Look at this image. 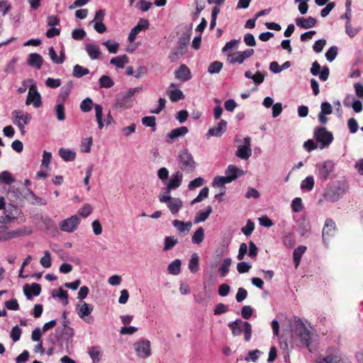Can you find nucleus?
<instances>
[{"instance_id": "obj_1", "label": "nucleus", "mask_w": 363, "mask_h": 363, "mask_svg": "<svg viewBox=\"0 0 363 363\" xmlns=\"http://www.w3.org/2000/svg\"><path fill=\"white\" fill-rule=\"evenodd\" d=\"M293 336L297 337L302 346L312 352L311 345L313 340V333L306 326L303 320L298 317H294L291 324Z\"/></svg>"}, {"instance_id": "obj_2", "label": "nucleus", "mask_w": 363, "mask_h": 363, "mask_svg": "<svg viewBox=\"0 0 363 363\" xmlns=\"http://www.w3.org/2000/svg\"><path fill=\"white\" fill-rule=\"evenodd\" d=\"M143 86L130 88L125 92L117 94L113 107L120 109L130 108L133 106L131 97L135 94L142 91Z\"/></svg>"}, {"instance_id": "obj_3", "label": "nucleus", "mask_w": 363, "mask_h": 363, "mask_svg": "<svg viewBox=\"0 0 363 363\" xmlns=\"http://www.w3.org/2000/svg\"><path fill=\"white\" fill-rule=\"evenodd\" d=\"M177 163L179 169L185 173H192L196 169L197 163L191 152L184 149L179 152Z\"/></svg>"}, {"instance_id": "obj_4", "label": "nucleus", "mask_w": 363, "mask_h": 363, "mask_svg": "<svg viewBox=\"0 0 363 363\" xmlns=\"http://www.w3.org/2000/svg\"><path fill=\"white\" fill-rule=\"evenodd\" d=\"M228 326L231 330L233 336H239L243 332L246 342L251 339L252 325L249 322L236 319L234 321L229 322Z\"/></svg>"}, {"instance_id": "obj_5", "label": "nucleus", "mask_w": 363, "mask_h": 363, "mask_svg": "<svg viewBox=\"0 0 363 363\" xmlns=\"http://www.w3.org/2000/svg\"><path fill=\"white\" fill-rule=\"evenodd\" d=\"M335 164L331 160L317 163L315 166V174L321 182H325L330 179L335 171Z\"/></svg>"}, {"instance_id": "obj_6", "label": "nucleus", "mask_w": 363, "mask_h": 363, "mask_svg": "<svg viewBox=\"0 0 363 363\" xmlns=\"http://www.w3.org/2000/svg\"><path fill=\"white\" fill-rule=\"evenodd\" d=\"M313 138L320 149L328 147L333 141V135L325 127L317 126L314 128Z\"/></svg>"}, {"instance_id": "obj_7", "label": "nucleus", "mask_w": 363, "mask_h": 363, "mask_svg": "<svg viewBox=\"0 0 363 363\" xmlns=\"http://www.w3.org/2000/svg\"><path fill=\"white\" fill-rule=\"evenodd\" d=\"M347 191V186L345 184H339L337 186H328L323 194L326 201L335 202L339 200Z\"/></svg>"}, {"instance_id": "obj_8", "label": "nucleus", "mask_w": 363, "mask_h": 363, "mask_svg": "<svg viewBox=\"0 0 363 363\" xmlns=\"http://www.w3.org/2000/svg\"><path fill=\"white\" fill-rule=\"evenodd\" d=\"M22 211L17 206L12 203H7L4 209V216L0 218L1 224H6L18 218Z\"/></svg>"}, {"instance_id": "obj_9", "label": "nucleus", "mask_w": 363, "mask_h": 363, "mask_svg": "<svg viewBox=\"0 0 363 363\" xmlns=\"http://www.w3.org/2000/svg\"><path fill=\"white\" fill-rule=\"evenodd\" d=\"M159 201L161 203H167L168 208L173 215L177 214L183 206V202L179 198H173L171 196L163 195L162 193L159 195Z\"/></svg>"}, {"instance_id": "obj_10", "label": "nucleus", "mask_w": 363, "mask_h": 363, "mask_svg": "<svg viewBox=\"0 0 363 363\" xmlns=\"http://www.w3.org/2000/svg\"><path fill=\"white\" fill-rule=\"evenodd\" d=\"M134 349L138 356L141 358H147L151 355L150 342L147 340L135 342Z\"/></svg>"}, {"instance_id": "obj_11", "label": "nucleus", "mask_w": 363, "mask_h": 363, "mask_svg": "<svg viewBox=\"0 0 363 363\" xmlns=\"http://www.w3.org/2000/svg\"><path fill=\"white\" fill-rule=\"evenodd\" d=\"M93 309L94 306L86 303V302H82V305H80V303H77L76 308L78 315L88 323H91L93 321V318L91 317L88 318V316L93 311Z\"/></svg>"}, {"instance_id": "obj_12", "label": "nucleus", "mask_w": 363, "mask_h": 363, "mask_svg": "<svg viewBox=\"0 0 363 363\" xmlns=\"http://www.w3.org/2000/svg\"><path fill=\"white\" fill-rule=\"evenodd\" d=\"M310 72L313 76H318L321 81L325 82L329 77L330 69L327 66H324L321 69L320 64L317 61H315L312 63Z\"/></svg>"}, {"instance_id": "obj_13", "label": "nucleus", "mask_w": 363, "mask_h": 363, "mask_svg": "<svg viewBox=\"0 0 363 363\" xmlns=\"http://www.w3.org/2000/svg\"><path fill=\"white\" fill-rule=\"evenodd\" d=\"M80 219L77 216H72L70 218L62 220L60 223V229L62 231L72 233L74 232L79 223Z\"/></svg>"}, {"instance_id": "obj_14", "label": "nucleus", "mask_w": 363, "mask_h": 363, "mask_svg": "<svg viewBox=\"0 0 363 363\" xmlns=\"http://www.w3.org/2000/svg\"><path fill=\"white\" fill-rule=\"evenodd\" d=\"M150 22L145 18H140L138 24L130 30L128 34V40L132 43L135 40L137 35L142 30H145L149 28Z\"/></svg>"}, {"instance_id": "obj_15", "label": "nucleus", "mask_w": 363, "mask_h": 363, "mask_svg": "<svg viewBox=\"0 0 363 363\" xmlns=\"http://www.w3.org/2000/svg\"><path fill=\"white\" fill-rule=\"evenodd\" d=\"M254 52L255 51L253 49H247L245 51H239L230 55V58H228V61L232 64H242L246 59L253 55Z\"/></svg>"}, {"instance_id": "obj_16", "label": "nucleus", "mask_w": 363, "mask_h": 363, "mask_svg": "<svg viewBox=\"0 0 363 363\" xmlns=\"http://www.w3.org/2000/svg\"><path fill=\"white\" fill-rule=\"evenodd\" d=\"M32 103L35 108H38L42 105L40 94L36 90L35 84H33L29 90L26 101V105H30Z\"/></svg>"}, {"instance_id": "obj_17", "label": "nucleus", "mask_w": 363, "mask_h": 363, "mask_svg": "<svg viewBox=\"0 0 363 363\" xmlns=\"http://www.w3.org/2000/svg\"><path fill=\"white\" fill-rule=\"evenodd\" d=\"M23 291L27 299H30L33 296H38L40 294L41 286L38 283H33L30 285L26 284Z\"/></svg>"}, {"instance_id": "obj_18", "label": "nucleus", "mask_w": 363, "mask_h": 363, "mask_svg": "<svg viewBox=\"0 0 363 363\" xmlns=\"http://www.w3.org/2000/svg\"><path fill=\"white\" fill-rule=\"evenodd\" d=\"M188 131L189 130L186 126H181L179 128H174L167 135L166 142L169 144H172L178 138L184 136Z\"/></svg>"}, {"instance_id": "obj_19", "label": "nucleus", "mask_w": 363, "mask_h": 363, "mask_svg": "<svg viewBox=\"0 0 363 363\" xmlns=\"http://www.w3.org/2000/svg\"><path fill=\"white\" fill-rule=\"evenodd\" d=\"M174 77L176 79L186 82L192 78V75L189 68L184 64L181 65L179 68L174 72Z\"/></svg>"}, {"instance_id": "obj_20", "label": "nucleus", "mask_w": 363, "mask_h": 363, "mask_svg": "<svg viewBox=\"0 0 363 363\" xmlns=\"http://www.w3.org/2000/svg\"><path fill=\"white\" fill-rule=\"evenodd\" d=\"M335 230L336 225L335 221L332 218H327L322 232L323 240L325 244L326 238L333 235Z\"/></svg>"}, {"instance_id": "obj_21", "label": "nucleus", "mask_w": 363, "mask_h": 363, "mask_svg": "<svg viewBox=\"0 0 363 363\" xmlns=\"http://www.w3.org/2000/svg\"><path fill=\"white\" fill-rule=\"evenodd\" d=\"M227 129V122L222 119L220 121V122L217 124L216 126L212 127L208 129L206 135L208 137H220Z\"/></svg>"}, {"instance_id": "obj_22", "label": "nucleus", "mask_w": 363, "mask_h": 363, "mask_svg": "<svg viewBox=\"0 0 363 363\" xmlns=\"http://www.w3.org/2000/svg\"><path fill=\"white\" fill-rule=\"evenodd\" d=\"M191 30H187L184 32L179 38L177 50L179 51L180 55H183L186 52L187 45L189 43Z\"/></svg>"}, {"instance_id": "obj_23", "label": "nucleus", "mask_w": 363, "mask_h": 363, "mask_svg": "<svg viewBox=\"0 0 363 363\" xmlns=\"http://www.w3.org/2000/svg\"><path fill=\"white\" fill-rule=\"evenodd\" d=\"M26 234V231L21 229H16L9 232L0 231V242H6Z\"/></svg>"}, {"instance_id": "obj_24", "label": "nucleus", "mask_w": 363, "mask_h": 363, "mask_svg": "<svg viewBox=\"0 0 363 363\" xmlns=\"http://www.w3.org/2000/svg\"><path fill=\"white\" fill-rule=\"evenodd\" d=\"M27 194H25L24 198L32 205H43L45 206L48 202L45 199L38 196L30 189H27Z\"/></svg>"}, {"instance_id": "obj_25", "label": "nucleus", "mask_w": 363, "mask_h": 363, "mask_svg": "<svg viewBox=\"0 0 363 363\" xmlns=\"http://www.w3.org/2000/svg\"><path fill=\"white\" fill-rule=\"evenodd\" d=\"M296 24L298 27L308 29L314 27L317 23L315 18L309 16L306 18L303 17L297 18L295 20Z\"/></svg>"}, {"instance_id": "obj_26", "label": "nucleus", "mask_w": 363, "mask_h": 363, "mask_svg": "<svg viewBox=\"0 0 363 363\" xmlns=\"http://www.w3.org/2000/svg\"><path fill=\"white\" fill-rule=\"evenodd\" d=\"M225 174L228 177L232 182L236 180L239 177L243 175L244 171L233 164H230L225 169Z\"/></svg>"}, {"instance_id": "obj_27", "label": "nucleus", "mask_w": 363, "mask_h": 363, "mask_svg": "<svg viewBox=\"0 0 363 363\" xmlns=\"http://www.w3.org/2000/svg\"><path fill=\"white\" fill-rule=\"evenodd\" d=\"M182 180V173L180 172L179 171H177L172 174L168 182H166L165 184L169 186V189H176L181 186Z\"/></svg>"}, {"instance_id": "obj_28", "label": "nucleus", "mask_w": 363, "mask_h": 363, "mask_svg": "<svg viewBox=\"0 0 363 363\" xmlns=\"http://www.w3.org/2000/svg\"><path fill=\"white\" fill-rule=\"evenodd\" d=\"M85 50L91 60L99 59L101 54L100 48L96 44L86 43Z\"/></svg>"}, {"instance_id": "obj_29", "label": "nucleus", "mask_w": 363, "mask_h": 363, "mask_svg": "<svg viewBox=\"0 0 363 363\" xmlns=\"http://www.w3.org/2000/svg\"><path fill=\"white\" fill-rule=\"evenodd\" d=\"M43 59L40 54L33 52L28 57V64L32 67L40 69L42 67Z\"/></svg>"}, {"instance_id": "obj_30", "label": "nucleus", "mask_w": 363, "mask_h": 363, "mask_svg": "<svg viewBox=\"0 0 363 363\" xmlns=\"http://www.w3.org/2000/svg\"><path fill=\"white\" fill-rule=\"evenodd\" d=\"M73 87V82L69 81L64 86H62L60 89L59 95L57 98V101H62L65 102V100L69 95L71 90Z\"/></svg>"}, {"instance_id": "obj_31", "label": "nucleus", "mask_w": 363, "mask_h": 363, "mask_svg": "<svg viewBox=\"0 0 363 363\" xmlns=\"http://www.w3.org/2000/svg\"><path fill=\"white\" fill-rule=\"evenodd\" d=\"M13 119L19 118V121L22 122L23 125H28L31 121V116L30 113L25 112L23 113L21 111L14 110L11 113Z\"/></svg>"}, {"instance_id": "obj_32", "label": "nucleus", "mask_w": 363, "mask_h": 363, "mask_svg": "<svg viewBox=\"0 0 363 363\" xmlns=\"http://www.w3.org/2000/svg\"><path fill=\"white\" fill-rule=\"evenodd\" d=\"M212 213V207L211 206H208L205 210L199 211L194 218V223H199L201 222H204Z\"/></svg>"}, {"instance_id": "obj_33", "label": "nucleus", "mask_w": 363, "mask_h": 363, "mask_svg": "<svg viewBox=\"0 0 363 363\" xmlns=\"http://www.w3.org/2000/svg\"><path fill=\"white\" fill-rule=\"evenodd\" d=\"M188 268L192 274H196L199 270V256L197 253H193L189 261Z\"/></svg>"}, {"instance_id": "obj_34", "label": "nucleus", "mask_w": 363, "mask_h": 363, "mask_svg": "<svg viewBox=\"0 0 363 363\" xmlns=\"http://www.w3.org/2000/svg\"><path fill=\"white\" fill-rule=\"evenodd\" d=\"M88 353L93 363L99 362L102 356V352L99 346H93L89 347Z\"/></svg>"}, {"instance_id": "obj_35", "label": "nucleus", "mask_w": 363, "mask_h": 363, "mask_svg": "<svg viewBox=\"0 0 363 363\" xmlns=\"http://www.w3.org/2000/svg\"><path fill=\"white\" fill-rule=\"evenodd\" d=\"M306 250V247L303 245H300L296 249H294L293 252V259L296 268H297L298 266L299 265L301 257L304 254Z\"/></svg>"}, {"instance_id": "obj_36", "label": "nucleus", "mask_w": 363, "mask_h": 363, "mask_svg": "<svg viewBox=\"0 0 363 363\" xmlns=\"http://www.w3.org/2000/svg\"><path fill=\"white\" fill-rule=\"evenodd\" d=\"M59 155L66 162L74 161L76 158V152L72 150L66 148H60L59 150Z\"/></svg>"}, {"instance_id": "obj_37", "label": "nucleus", "mask_w": 363, "mask_h": 363, "mask_svg": "<svg viewBox=\"0 0 363 363\" xmlns=\"http://www.w3.org/2000/svg\"><path fill=\"white\" fill-rule=\"evenodd\" d=\"M51 294L53 298H59L61 299L64 306H67L68 304V294L67 291L62 288H60L58 290L53 289Z\"/></svg>"}, {"instance_id": "obj_38", "label": "nucleus", "mask_w": 363, "mask_h": 363, "mask_svg": "<svg viewBox=\"0 0 363 363\" xmlns=\"http://www.w3.org/2000/svg\"><path fill=\"white\" fill-rule=\"evenodd\" d=\"M128 62V57L126 55H119L115 57H113L110 60V63L113 65H115L118 68L123 69L125 67V65Z\"/></svg>"}, {"instance_id": "obj_39", "label": "nucleus", "mask_w": 363, "mask_h": 363, "mask_svg": "<svg viewBox=\"0 0 363 363\" xmlns=\"http://www.w3.org/2000/svg\"><path fill=\"white\" fill-rule=\"evenodd\" d=\"M172 224L180 233H184V231H186L187 233L189 232L192 225V223L190 221L184 222L179 220H174L172 222Z\"/></svg>"}, {"instance_id": "obj_40", "label": "nucleus", "mask_w": 363, "mask_h": 363, "mask_svg": "<svg viewBox=\"0 0 363 363\" xmlns=\"http://www.w3.org/2000/svg\"><path fill=\"white\" fill-rule=\"evenodd\" d=\"M181 260L176 259L168 265L167 271L172 275H178L181 272Z\"/></svg>"}, {"instance_id": "obj_41", "label": "nucleus", "mask_w": 363, "mask_h": 363, "mask_svg": "<svg viewBox=\"0 0 363 363\" xmlns=\"http://www.w3.org/2000/svg\"><path fill=\"white\" fill-rule=\"evenodd\" d=\"M15 182V178L12 174L7 170L2 171L0 173V184L11 185Z\"/></svg>"}, {"instance_id": "obj_42", "label": "nucleus", "mask_w": 363, "mask_h": 363, "mask_svg": "<svg viewBox=\"0 0 363 363\" xmlns=\"http://www.w3.org/2000/svg\"><path fill=\"white\" fill-rule=\"evenodd\" d=\"M57 104L55 107V111L56 113V116L58 121H62L65 119V102L62 101H57Z\"/></svg>"}, {"instance_id": "obj_43", "label": "nucleus", "mask_w": 363, "mask_h": 363, "mask_svg": "<svg viewBox=\"0 0 363 363\" xmlns=\"http://www.w3.org/2000/svg\"><path fill=\"white\" fill-rule=\"evenodd\" d=\"M235 155L240 159L247 160L252 155V149L241 145L238 147Z\"/></svg>"}, {"instance_id": "obj_44", "label": "nucleus", "mask_w": 363, "mask_h": 363, "mask_svg": "<svg viewBox=\"0 0 363 363\" xmlns=\"http://www.w3.org/2000/svg\"><path fill=\"white\" fill-rule=\"evenodd\" d=\"M169 98L172 102H177L180 100H183L185 98V96L183 91L179 89H174L173 90L169 91Z\"/></svg>"}, {"instance_id": "obj_45", "label": "nucleus", "mask_w": 363, "mask_h": 363, "mask_svg": "<svg viewBox=\"0 0 363 363\" xmlns=\"http://www.w3.org/2000/svg\"><path fill=\"white\" fill-rule=\"evenodd\" d=\"M231 183L228 177L225 176H216L213 181V186H218L225 189V184Z\"/></svg>"}, {"instance_id": "obj_46", "label": "nucleus", "mask_w": 363, "mask_h": 363, "mask_svg": "<svg viewBox=\"0 0 363 363\" xmlns=\"http://www.w3.org/2000/svg\"><path fill=\"white\" fill-rule=\"evenodd\" d=\"M314 187V179L312 176L306 177L301 183V189L311 191Z\"/></svg>"}, {"instance_id": "obj_47", "label": "nucleus", "mask_w": 363, "mask_h": 363, "mask_svg": "<svg viewBox=\"0 0 363 363\" xmlns=\"http://www.w3.org/2000/svg\"><path fill=\"white\" fill-rule=\"evenodd\" d=\"M89 73V69L79 65H76L73 67L72 74L74 77L81 78Z\"/></svg>"}, {"instance_id": "obj_48", "label": "nucleus", "mask_w": 363, "mask_h": 363, "mask_svg": "<svg viewBox=\"0 0 363 363\" xmlns=\"http://www.w3.org/2000/svg\"><path fill=\"white\" fill-rule=\"evenodd\" d=\"M204 239V229L199 227L193 234L191 241L194 244L199 245L203 242Z\"/></svg>"}, {"instance_id": "obj_49", "label": "nucleus", "mask_w": 363, "mask_h": 363, "mask_svg": "<svg viewBox=\"0 0 363 363\" xmlns=\"http://www.w3.org/2000/svg\"><path fill=\"white\" fill-rule=\"evenodd\" d=\"M105 45L110 53L116 54L118 51L119 44L113 40H108L102 43Z\"/></svg>"}, {"instance_id": "obj_50", "label": "nucleus", "mask_w": 363, "mask_h": 363, "mask_svg": "<svg viewBox=\"0 0 363 363\" xmlns=\"http://www.w3.org/2000/svg\"><path fill=\"white\" fill-rule=\"evenodd\" d=\"M142 123L145 127L151 128L152 132L156 131V117L145 116L142 118Z\"/></svg>"}, {"instance_id": "obj_51", "label": "nucleus", "mask_w": 363, "mask_h": 363, "mask_svg": "<svg viewBox=\"0 0 363 363\" xmlns=\"http://www.w3.org/2000/svg\"><path fill=\"white\" fill-rule=\"evenodd\" d=\"M94 109L96 113V118L98 123V128L99 129L101 130L104 126V124L102 121L103 108L99 104H95Z\"/></svg>"}, {"instance_id": "obj_52", "label": "nucleus", "mask_w": 363, "mask_h": 363, "mask_svg": "<svg viewBox=\"0 0 363 363\" xmlns=\"http://www.w3.org/2000/svg\"><path fill=\"white\" fill-rule=\"evenodd\" d=\"M178 239L174 236H167L164 238V245L163 247V251H168L171 250L178 243Z\"/></svg>"}, {"instance_id": "obj_53", "label": "nucleus", "mask_w": 363, "mask_h": 363, "mask_svg": "<svg viewBox=\"0 0 363 363\" xmlns=\"http://www.w3.org/2000/svg\"><path fill=\"white\" fill-rule=\"evenodd\" d=\"M232 260L230 257L225 258L222 264L219 268L220 274L222 277H225L229 272V269L231 265Z\"/></svg>"}, {"instance_id": "obj_54", "label": "nucleus", "mask_w": 363, "mask_h": 363, "mask_svg": "<svg viewBox=\"0 0 363 363\" xmlns=\"http://www.w3.org/2000/svg\"><path fill=\"white\" fill-rule=\"evenodd\" d=\"M99 85L101 88H111L114 85V82L108 75H103L99 79Z\"/></svg>"}, {"instance_id": "obj_55", "label": "nucleus", "mask_w": 363, "mask_h": 363, "mask_svg": "<svg viewBox=\"0 0 363 363\" xmlns=\"http://www.w3.org/2000/svg\"><path fill=\"white\" fill-rule=\"evenodd\" d=\"M223 63L220 61H214L210 63L208 67V72L213 74H218L220 72L223 68Z\"/></svg>"}, {"instance_id": "obj_56", "label": "nucleus", "mask_w": 363, "mask_h": 363, "mask_svg": "<svg viewBox=\"0 0 363 363\" xmlns=\"http://www.w3.org/2000/svg\"><path fill=\"white\" fill-rule=\"evenodd\" d=\"M94 103L92 99L89 97H86L81 102L80 108L82 111L88 113L92 109Z\"/></svg>"}, {"instance_id": "obj_57", "label": "nucleus", "mask_w": 363, "mask_h": 363, "mask_svg": "<svg viewBox=\"0 0 363 363\" xmlns=\"http://www.w3.org/2000/svg\"><path fill=\"white\" fill-rule=\"evenodd\" d=\"M208 191H209V189L207 186H205L203 189H201L199 195L191 201V204L194 205V204H195L196 203H199V202L202 201L203 199H206L208 196Z\"/></svg>"}, {"instance_id": "obj_58", "label": "nucleus", "mask_w": 363, "mask_h": 363, "mask_svg": "<svg viewBox=\"0 0 363 363\" xmlns=\"http://www.w3.org/2000/svg\"><path fill=\"white\" fill-rule=\"evenodd\" d=\"M291 207L292 211L295 213L301 211L303 209L302 199L300 197H296L294 199L293 201H291Z\"/></svg>"}, {"instance_id": "obj_59", "label": "nucleus", "mask_w": 363, "mask_h": 363, "mask_svg": "<svg viewBox=\"0 0 363 363\" xmlns=\"http://www.w3.org/2000/svg\"><path fill=\"white\" fill-rule=\"evenodd\" d=\"M48 54H49L50 57L53 63L57 64V65H61L64 62L63 57H59L57 56V52L55 50L53 47H50L48 49Z\"/></svg>"}, {"instance_id": "obj_60", "label": "nucleus", "mask_w": 363, "mask_h": 363, "mask_svg": "<svg viewBox=\"0 0 363 363\" xmlns=\"http://www.w3.org/2000/svg\"><path fill=\"white\" fill-rule=\"evenodd\" d=\"M337 52H338V48L337 46L333 45V46L330 47L328 50V51L325 52V55L326 60L330 62H333L337 57Z\"/></svg>"}, {"instance_id": "obj_61", "label": "nucleus", "mask_w": 363, "mask_h": 363, "mask_svg": "<svg viewBox=\"0 0 363 363\" xmlns=\"http://www.w3.org/2000/svg\"><path fill=\"white\" fill-rule=\"evenodd\" d=\"M40 263L45 268H49L51 267V255L49 251L45 250L44 252V256L41 257Z\"/></svg>"}, {"instance_id": "obj_62", "label": "nucleus", "mask_w": 363, "mask_h": 363, "mask_svg": "<svg viewBox=\"0 0 363 363\" xmlns=\"http://www.w3.org/2000/svg\"><path fill=\"white\" fill-rule=\"evenodd\" d=\"M327 353H328V354L325 357H323V358H320L317 363H335L340 356L337 354L332 355L330 353V349L327 350Z\"/></svg>"}, {"instance_id": "obj_63", "label": "nucleus", "mask_w": 363, "mask_h": 363, "mask_svg": "<svg viewBox=\"0 0 363 363\" xmlns=\"http://www.w3.org/2000/svg\"><path fill=\"white\" fill-rule=\"evenodd\" d=\"M21 334L22 330L16 325L12 328L10 333V337L12 340L16 342L20 340Z\"/></svg>"}, {"instance_id": "obj_64", "label": "nucleus", "mask_w": 363, "mask_h": 363, "mask_svg": "<svg viewBox=\"0 0 363 363\" xmlns=\"http://www.w3.org/2000/svg\"><path fill=\"white\" fill-rule=\"evenodd\" d=\"M255 229V223L251 220H247L245 226L241 228L242 233L245 236H250Z\"/></svg>"}]
</instances>
